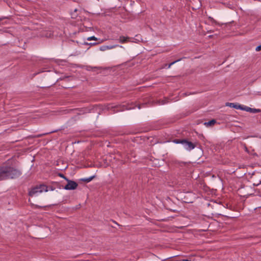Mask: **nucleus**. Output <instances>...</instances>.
I'll use <instances>...</instances> for the list:
<instances>
[{"instance_id":"nucleus-25","label":"nucleus","mask_w":261,"mask_h":261,"mask_svg":"<svg viewBox=\"0 0 261 261\" xmlns=\"http://www.w3.org/2000/svg\"><path fill=\"white\" fill-rule=\"evenodd\" d=\"M6 18V17H1L0 18V21L3 20L4 19Z\"/></svg>"},{"instance_id":"nucleus-6","label":"nucleus","mask_w":261,"mask_h":261,"mask_svg":"<svg viewBox=\"0 0 261 261\" xmlns=\"http://www.w3.org/2000/svg\"><path fill=\"white\" fill-rule=\"evenodd\" d=\"M38 193H39L38 188L35 187L31 189V190L29 191V196L32 197Z\"/></svg>"},{"instance_id":"nucleus-7","label":"nucleus","mask_w":261,"mask_h":261,"mask_svg":"<svg viewBox=\"0 0 261 261\" xmlns=\"http://www.w3.org/2000/svg\"><path fill=\"white\" fill-rule=\"evenodd\" d=\"M36 187L38 188L39 193L42 192L43 191H48L47 187L45 185H41L39 186H36Z\"/></svg>"},{"instance_id":"nucleus-29","label":"nucleus","mask_w":261,"mask_h":261,"mask_svg":"<svg viewBox=\"0 0 261 261\" xmlns=\"http://www.w3.org/2000/svg\"><path fill=\"white\" fill-rule=\"evenodd\" d=\"M50 189H51V190H52V191H53V190H54V189H53L52 188H50Z\"/></svg>"},{"instance_id":"nucleus-27","label":"nucleus","mask_w":261,"mask_h":261,"mask_svg":"<svg viewBox=\"0 0 261 261\" xmlns=\"http://www.w3.org/2000/svg\"><path fill=\"white\" fill-rule=\"evenodd\" d=\"M140 108H141V106H140V105H139V106H138V109H140Z\"/></svg>"},{"instance_id":"nucleus-2","label":"nucleus","mask_w":261,"mask_h":261,"mask_svg":"<svg viewBox=\"0 0 261 261\" xmlns=\"http://www.w3.org/2000/svg\"><path fill=\"white\" fill-rule=\"evenodd\" d=\"M182 145L185 149L188 151H191L196 147V145L194 143L189 141L187 139H183Z\"/></svg>"},{"instance_id":"nucleus-21","label":"nucleus","mask_w":261,"mask_h":261,"mask_svg":"<svg viewBox=\"0 0 261 261\" xmlns=\"http://www.w3.org/2000/svg\"><path fill=\"white\" fill-rule=\"evenodd\" d=\"M261 50V44L257 46L256 48H255V50L257 51H258L259 50Z\"/></svg>"},{"instance_id":"nucleus-16","label":"nucleus","mask_w":261,"mask_h":261,"mask_svg":"<svg viewBox=\"0 0 261 261\" xmlns=\"http://www.w3.org/2000/svg\"><path fill=\"white\" fill-rule=\"evenodd\" d=\"M248 107H247V106H243V105H241V106H238V108H239L240 110H244V111H246L247 108Z\"/></svg>"},{"instance_id":"nucleus-19","label":"nucleus","mask_w":261,"mask_h":261,"mask_svg":"<svg viewBox=\"0 0 261 261\" xmlns=\"http://www.w3.org/2000/svg\"><path fill=\"white\" fill-rule=\"evenodd\" d=\"M98 44L97 43H88V42H85L84 44L86 45H94Z\"/></svg>"},{"instance_id":"nucleus-23","label":"nucleus","mask_w":261,"mask_h":261,"mask_svg":"<svg viewBox=\"0 0 261 261\" xmlns=\"http://www.w3.org/2000/svg\"><path fill=\"white\" fill-rule=\"evenodd\" d=\"M36 207H38V208H42V207H45V206H39V205H36Z\"/></svg>"},{"instance_id":"nucleus-4","label":"nucleus","mask_w":261,"mask_h":261,"mask_svg":"<svg viewBox=\"0 0 261 261\" xmlns=\"http://www.w3.org/2000/svg\"><path fill=\"white\" fill-rule=\"evenodd\" d=\"M117 47H123L122 46L118 44L110 45H102L99 47V50L102 51H106L108 49H112Z\"/></svg>"},{"instance_id":"nucleus-5","label":"nucleus","mask_w":261,"mask_h":261,"mask_svg":"<svg viewBox=\"0 0 261 261\" xmlns=\"http://www.w3.org/2000/svg\"><path fill=\"white\" fill-rule=\"evenodd\" d=\"M113 108L114 109V113H116V112H120V111H124L125 110H129V109H131L130 108L126 107L125 105H123L122 106H119V107H114Z\"/></svg>"},{"instance_id":"nucleus-18","label":"nucleus","mask_w":261,"mask_h":261,"mask_svg":"<svg viewBox=\"0 0 261 261\" xmlns=\"http://www.w3.org/2000/svg\"><path fill=\"white\" fill-rule=\"evenodd\" d=\"M52 35H53L52 32L49 31V32H47L46 34L45 35H44V36H45L46 37H50Z\"/></svg>"},{"instance_id":"nucleus-14","label":"nucleus","mask_w":261,"mask_h":261,"mask_svg":"<svg viewBox=\"0 0 261 261\" xmlns=\"http://www.w3.org/2000/svg\"><path fill=\"white\" fill-rule=\"evenodd\" d=\"M260 112V110H259V109L251 108V110L249 112L252 113H259Z\"/></svg>"},{"instance_id":"nucleus-17","label":"nucleus","mask_w":261,"mask_h":261,"mask_svg":"<svg viewBox=\"0 0 261 261\" xmlns=\"http://www.w3.org/2000/svg\"><path fill=\"white\" fill-rule=\"evenodd\" d=\"M87 40L90 41V40H97V38L95 37V36H91L87 38Z\"/></svg>"},{"instance_id":"nucleus-20","label":"nucleus","mask_w":261,"mask_h":261,"mask_svg":"<svg viewBox=\"0 0 261 261\" xmlns=\"http://www.w3.org/2000/svg\"><path fill=\"white\" fill-rule=\"evenodd\" d=\"M59 176L65 179L66 180L68 179V178L66 176H65L63 174L59 173Z\"/></svg>"},{"instance_id":"nucleus-9","label":"nucleus","mask_w":261,"mask_h":261,"mask_svg":"<svg viewBox=\"0 0 261 261\" xmlns=\"http://www.w3.org/2000/svg\"><path fill=\"white\" fill-rule=\"evenodd\" d=\"M226 106L230 107L231 108H235L236 109H239V108H238V106H241L240 105H239L238 103H231V102H227V103H226Z\"/></svg>"},{"instance_id":"nucleus-28","label":"nucleus","mask_w":261,"mask_h":261,"mask_svg":"<svg viewBox=\"0 0 261 261\" xmlns=\"http://www.w3.org/2000/svg\"><path fill=\"white\" fill-rule=\"evenodd\" d=\"M210 18L211 19H212L213 21H214V20L213 19V18H211V17H210Z\"/></svg>"},{"instance_id":"nucleus-1","label":"nucleus","mask_w":261,"mask_h":261,"mask_svg":"<svg viewBox=\"0 0 261 261\" xmlns=\"http://www.w3.org/2000/svg\"><path fill=\"white\" fill-rule=\"evenodd\" d=\"M21 174L19 170L7 164L0 166V180L16 178Z\"/></svg>"},{"instance_id":"nucleus-22","label":"nucleus","mask_w":261,"mask_h":261,"mask_svg":"<svg viewBox=\"0 0 261 261\" xmlns=\"http://www.w3.org/2000/svg\"><path fill=\"white\" fill-rule=\"evenodd\" d=\"M250 110H251V108L248 107L246 111L249 112Z\"/></svg>"},{"instance_id":"nucleus-24","label":"nucleus","mask_w":261,"mask_h":261,"mask_svg":"<svg viewBox=\"0 0 261 261\" xmlns=\"http://www.w3.org/2000/svg\"><path fill=\"white\" fill-rule=\"evenodd\" d=\"M166 103V102H165L164 100H163L161 102V105H164V104H165Z\"/></svg>"},{"instance_id":"nucleus-11","label":"nucleus","mask_w":261,"mask_h":261,"mask_svg":"<svg viewBox=\"0 0 261 261\" xmlns=\"http://www.w3.org/2000/svg\"><path fill=\"white\" fill-rule=\"evenodd\" d=\"M95 177V175L91 176L88 178H84L81 179V180L85 181L86 182H89L90 181H91L92 179H93Z\"/></svg>"},{"instance_id":"nucleus-30","label":"nucleus","mask_w":261,"mask_h":261,"mask_svg":"<svg viewBox=\"0 0 261 261\" xmlns=\"http://www.w3.org/2000/svg\"><path fill=\"white\" fill-rule=\"evenodd\" d=\"M144 105H145V103H142V106H144Z\"/></svg>"},{"instance_id":"nucleus-15","label":"nucleus","mask_w":261,"mask_h":261,"mask_svg":"<svg viewBox=\"0 0 261 261\" xmlns=\"http://www.w3.org/2000/svg\"><path fill=\"white\" fill-rule=\"evenodd\" d=\"M100 67H92V66H88L87 67V70H95V69H99Z\"/></svg>"},{"instance_id":"nucleus-8","label":"nucleus","mask_w":261,"mask_h":261,"mask_svg":"<svg viewBox=\"0 0 261 261\" xmlns=\"http://www.w3.org/2000/svg\"><path fill=\"white\" fill-rule=\"evenodd\" d=\"M128 39H129L128 37H125L123 36H121L117 39V40L119 42H120L121 43H124L126 42Z\"/></svg>"},{"instance_id":"nucleus-3","label":"nucleus","mask_w":261,"mask_h":261,"mask_svg":"<svg viewBox=\"0 0 261 261\" xmlns=\"http://www.w3.org/2000/svg\"><path fill=\"white\" fill-rule=\"evenodd\" d=\"M67 184L64 187V189L67 190H74L76 189L78 186L77 184L73 180L68 179L67 180Z\"/></svg>"},{"instance_id":"nucleus-26","label":"nucleus","mask_w":261,"mask_h":261,"mask_svg":"<svg viewBox=\"0 0 261 261\" xmlns=\"http://www.w3.org/2000/svg\"><path fill=\"white\" fill-rule=\"evenodd\" d=\"M180 261H189V260L187 259H182V260H181Z\"/></svg>"},{"instance_id":"nucleus-12","label":"nucleus","mask_w":261,"mask_h":261,"mask_svg":"<svg viewBox=\"0 0 261 261\" xmlns=\"http://www.w3.org/2000/svg\"><path fill=\"white\" fill-rule=\"evenodd\" d=\"M181 60V58L179 59H178V60H176V61H174L172 62V63H170L169 64H166V65H165V67H167V68H170V67H171L172 65H173V64H174L175 63H176V62H178V61H180Z\"/></svg>"},{"instance_id":"nucleus-10","label":"nucleus","mask_w":261,"mask_h":261,"mask_svg":"<svg viewBox=\"0 0 261 261\" xmlns=\"http://www.w3.org/2000/svg\"><path fill=\"white\" fill-rule=\"evenodd\" d=\"M216 123V121L215 119H212L208 122H205L204 124L206 126H210L214 125Z\"/></svg>"},{"instance_id":"nucleus-13","label":"nucleus","mask_w":261,"mask_h":261,"mask_svg":"<svg viewBox=\"0 0 261 261\" xmlns=\"http://www.w3.org/2000/svg\"><path fill=\"white\" fill-rule=\"evenodd\" d=\"M173 142L176 144H182L183 139H174L173 140Z\"/></svg>"}]
</instances>
